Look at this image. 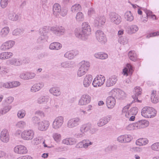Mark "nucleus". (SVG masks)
<instances>
[{
    "instance_id": "1",
    "label": "nucleus",
    "mask_w": 159,
    "mask_h": 159,
    "mask_svg": "<svg viewBox=\"0 0 159 159\" xmlns=\"http://www.w3.org/2000/svg\"><path fill=\"white\" fill-rule=\"evenodd\" d=\"M75 33L77 38L83 40H86L91 34L90 26L88 23L84 22L83 23L81 28L76 29Z\"/></svg>"
},
{
    "instance_id": "2",
    "label": "nucleus",
    "mask_w": 159,
    "mask_h": 159,
    "mask_svg": "<svg viewBox=\"0 0 159 159\" xmlns=\"http://www.w3.org/2000/svg\"><path fill=\"white\" fill-rule=\"evenodd\" d=\"M67 11L66 9L63 8H61L60 5L58 3H55L53 6V14L56 16L59 15L63 17L67 15Z\"/></svg>"
},
{
    "instance_id": "3",
    "label": "nucleus",
    "mask_w": 159,
    "mask_h": 159,
    "mask_svg": "<svg viewBox=\"0 0 159 159\" xmlns=\"http://www.w3.org/2000/svg\"><path fill=\"white\" fill-rule=\"evenodd\" d=\"M141 113L142 116L145 118H152L156 116L157 111L152 107H145L142 109Z\"/></svg>"
},
{
    "instance_id": "4",
    "label": "nucleus",
    "mask_w": 159,
    "mask_h": 159,
    "mask_svg": "<svg viewBox=\"0 0 159 159\" xmlns=\"http://www.w3.org/2000/svg\"><path fill=\"white\" fill-rule=\"evenodd\" d=\"M64 120V118L62 116L56 117L54 120L52 125V128L55 130H58L62 126Z\"/></svg>"
},
{
    "instance_id": "5",
    "label": "nucleus",
    "mask_w": 159,
    "mask_h": 159,
    "mask_svg": "<svg viewBox=\"0 0 159 159\" xmlns=\"http://www.w3.org/2000/svg\"><path fill=\"white\" fill-rule=\"evenodd\" d=\"M50 30L53 34L58 36L63 35L65 32V28L59 25H56L51 27Z\"/></svg>"
},
{
    "instance_id": "6",
    "label": "nucleus",
    "mask_w": 159,
    "mask_h": 159,
    "mask_svg": "<svg viewBox=\"0 0 159 159\" xmlns=\"http://www.w3.org/2000/svg\"><path fill=\"white\" fill-rule=\"evenodd\" d=\"M105 78L104 76L100 75H97L93 79L92 85L94 87H100L104 83Z\"/></svg>"
},
{
    "instance_id": "7",
    "label": "nucleus",
    "mask_w": 159,
    "mask_h": 159,
    "mask_svg": "<svg viewBox=\"0 0 159 159\" xmlns=\"http://www.w3.org/2000/svg\"><path fill=\"white\" fill-rule=\"evenodd\" d=\"M34 134V132L32 130L26 129L22 132L21 136L24 140H30L33 138Z\"/></svg>"
},
{
    "instance_id": "8",
    "label": "nucleus",
    "mask_w": 159,
    "mask_h": 159,
    "mask_svg": "<svg viewBox=\"0 0 159 159\" xmlns=\"http://www.w3.org/2000/svg\"><path fill=\"white\" fill-rule=\"evenodd\" d=\"M97 40L101 44H105L107 41L105 34L100 30H97L95 33Z\"/></svg>"
},
{
    "instance_id": "9",
    "label": "nucleus",
    "mask_w": 159,
    "mask_h": 159,
    "mask_svg": "<svg viewBox=\"0 0 159 159\" xmlns=\"http://www.w3.org/2000/svg\"><path fill=\"white\" fill-rule=\"evenodd\" d=\"M80 122V119L78 117L72 118L67 121L66 126L69 128H73L77 127Z\"/></svg>"
},
{
    "instance_id": "10",
    "label": "nucleus",
    "mask_w": 159,
    "mask_h": 159,
    "mask_svg": "<svg viewBox=\"0 0 159 159\" xmlns=\"http://www.w3.org/2000/svg\"><path fill=\"white\" fill-rule=\"evenodd\" d=\"M109 18L112 22L116 25H119L121 21V18L120 16L114 12L110 13Z\"/></svg>"
},
{
    "instance_id": "11",
    "label": "nucleus",
    "mask_w": 159,
    "mask_h": 159,
    "mask_svg": "<svg viewBox=\"0 0 159 159\" xmlns=\"http://www.w3.org/2000/svg\"><path fill=\"white\" fill-rule=\"evenodd\" d=\"M91 100V97L89 95L85 94L82 95L79 100L78 105L84 106L89 103Z\"/></svg>"
},
{
    "instance_id": "12",
    "label": "nucleus",
    "mask_w": 159,
    "mask_h": 159,
    "mask_svg": "<svg viewBox=\"0 0 159 159\" xmlns=\"http://www.w3.org/2000/svg\"><path fill=\"white\" fill-rule=\"evenodd\" d=\"M50 126L49 122L47 120H44L41 121L37 126L38 129L42 131H46Z\"/></svg>"
},
{
    "instance_id": "13",
    "label": "nucleus",
    "mask_w": 159,
    "mask_h": 159,
    "mask_svg": "<svg viewBox=\"0 0 159 159\" xmlns=\"http://www.w3.org/2000/svg\"><path fill=\"white\" fill-rule=\"evenodd\" d=\"M112 118V116L110 115H108L100 118L98 123V126L99 127L103 126L107 124Z\"/></svg>"
},
{
    "instance_id": "14",
    "label": "nucleus",
    "mask_w": 159,
    "mask_h": 159,
    "mask_svg": "<svg viewBox=\"0 0 159 159\" xmlns=\"http://www.w3.org/2000/svg\"><path fill=\"white\" fill-rule=\"evenodd\" d=\"M110 93L113 96L120 98L125 96V93L123 91L119 89H114L110 92Z\"/></svg>"
},
{
    "instance_id": "15",
    "label": "nucleus",
    "mask_w": 159,
    "mask_h": 159,
    "mask_svg": "<svg viewBox=\"0 0 159 159\" xmlns=\"http://www.w3.org/2000/svg\"><path fill=\"white\" fill-rule=\"evenodd\" d=\"M15 42L10 40L3 43L1 46V49L3 50H8L13 47L15 44Z\"/></svg>"
},
{
    "instance_id": "16",
    "label": "nucleus",
    "mask_w": 159,
    "mask_h": 159,
    "mask_svg": "<svg viewBox=\"0 0 159 159\" xmlns=\"http://www.w3.org/2000/svg\"><path fill=\"white\" fill-rule=\"evenodd\" d=\"M22 61L19 59L12 58L7 61V64L8 65L19 66L22 65Z\"/></svg>"
},
{
    "instance_id": "17",
    "label": "nucleus",
    "mask_w": 159,
    "mask_h": 159,
    "mask_svg": "<svg viewBox=\"0 0 159 159\" xmlns=\"http://www.w3.org/2000/svg\"><path fill=\"white\" fill-rule=\"evenodd\" d=\"M142 91V89L139 87H135L133 91L134 93V95L132 96V97L134 99V101L135 102H141V101L139 100L138 99V96L141 94Z\"/></svg>"
},
{
    "instance_id": "18",
    "label": "nucleus",
    "mask_w": 159,
    "mask_h": 159,
    "mask_svg": "<svg viewBox=\"0 0 159 159\" xmlns=\"http://www.w3.org/2000/svg\"><path fill=\"white\" fill-rule=\"evenodd\" d=\"M77 142L76 139L73 137L67 138L63 139L62 141V143L66 145H74Z\"/></svg>"
},
{
    "instance_id": "19",
    "label": "nucleus",
    "mask_w": 159,
    "mask_h": 159,
    "mask_svg": "<svg viewBox=\"0 0 159 159\" xmlns=\"http://www.w3.org/2000/svg\"><path fill=\"white\" fill-rule=\"evenodd\" d=\"M93 79V76L92 75H86L84 78L83 80V85L84 87L88 88L91 84Z\"/></svg>"
},
{
    "instance_id": "20",
    "label": "nucleus",
    "mask_w": 159,
    "mask_h": 159,
    "mask_svg": "<svg viewBox=\"0 0 159 159\" xmlns=\"http://www.w3.org/2000/svg\"><path fill=\"white\" fill-rule=\"evenodd\" d=\"M116 103V99L113 96H109L106 99L107 106L109 109L113 108L115 105Z\"/></svg>"
},
{
    "instance_id": "21",
    "label": "nucleus",
    "mask_w": 159,
    "mask_h": 159,
    "mask_svg": "<svg viewBox=\"0 0 159 159\" xmlns=\"http://www.w3.org/2000/svg\"><path fill=\"white\" fill-rule=\"evenodd\" d=\"M14 152L17 153L19 154H24L27 152L26 148L21 145L16 146L14 148Z\"/></svg>"
},
{
    "instance_id": "22",
    "label": "nucleus",
    "mask_w": 159,
    "mask_h": 159,
    "mask_svg": "<svg viewBox=\"0 0 159 159\" xmlns=\"http://www.w3.org/2000/svg\"><path fill=\"white\" fill-rule=\"evenodd\" d=\"M79 54V52L77 50H72L66 52L64 55V57L69 60H71Z\"/></svg>"
},
{
    "instance_id": "23",
    "label": "nucleus",
    "mask_w": 159,
    "mask_h": 159,
    "mask_svg": "<svg viewBox=\"0 0 159 159\" xmlns=\"http://www.w3.org/2000/svg\"><path fill=\"white\" fill-rule=\"evenodd\" d=\"M117 81V76L112 75L107 79L106 82V86L110 87L116 84Z\"/></svg>"
},
{
    "instance_id": "24",
    "label": "nucleus",
    "mask_w": 159,
    "mask_h": 159,
    "mask_svg": "<svg viewBox=\"0 0 159 159\" xmlns=\"http://www.w3.org/2000/svg\"><path fill=\"white\" fill-rule=\"evenodd\" d=\"M44 83L40 82L34 84L30 88V91L32 93H35L40 90L43 87Z\"/></svg>"
},
{
    "instance_id": "25",
    "label": "nucleus",
    "mask_w": 159,
    "mask_h": 159,
    "mask_svg": "<svg viewBox=\"0 0 159 159\" xmlns=\"http://www.w3.org/2000/svg\"><path fill=\"white\" fill-rule=\"evenodd\" d=\"M106 19L104 16H101L96 18L94 23L96 26L101 27L105 25Z\"/></svg>"
},
{
    "instance_id": "26",
    "label": "nucleus",
    "mask_w": 159,
    "mask_h": 159,
    "mask_svg": "<svg viewBox=\"0 0 159 159\" xmlns=\"http://www.w3.org/2000/svg\"><path fill=\"white\" fill-rule=\"evenodd\" d=\"M9 139V135L7 130H3L1 132V140L4 143L7 142Z\"/></svg>"
},
{
    "instance_id": "27",
    "label": "nucleus",
    "mask_w": 159,
    "mask_h": 159,
    "mask_svg": "<svg viewBox=\"0 0 159 159\" xmlns=\"http://www.w3.org/2000/svg\"><path fill=\"white\" fill-rule=\"evenodd\" d=\"M132 67L129 64H128L126 67H125L123 70V74L124 75L127 76L131 75L133 72Z\"/></svg>"
},
{
    "instance_id": "28",
    "label": "nucleus",
    "mask_w": 159,
    "mask_h": 159,
    "mask_svg": "<svg viewBox=\"0 0 159 159\" xmlns=\"http://www.w3.org/2000/svg\"><path fill=\"white\" fill-rule=\"evenodd\" d=\"M8 18L13 21H17L20 19V14H16L13 11H10L8 15Z\"/></svg>"
},
{
    "instance_id": "29",
    "label": "nucleus",
    "mask_w": 159,
    "mask_h": 159,
    "mask_svg": "<svg viewBox=\"0 0 159 159\" xmlns=\"http://www.w3.org/2000/svg\"><path fill=\"white\" fill-rule=\"evenodd\" d=\"M138 26L135 25H132L129 26L126 30L127 33L129 34L135 33L138 30Z\"/></svg>"
},
{
    "instance_id": "30",
    "label": "nucleus",
    "mask_w": 159,
    "mask_h": 159,
    "mask_svg": "<svg viewBox=\"0 0 159 159\" xmlns=\"http://www.w3.org/2000/svg\"><path fill=\"white\" fill-rule=\"evenodd\" d=\"M49 92L50 93L56 97L59 96L61 93L60 88L57 87L51 88L49 89Z\"/></svg>"
},
{
    "instance_id": "31",
    "label": "nucleus",
    "mask_w": 159,
    "mask_h": 159,
    "mask_svg": "<svg viewBox=\"0 0 159 159\" xmlns=\"http://www.w3.org/2000/svg\"><path fill=\"white\" fill-rule=\"evenodd\" d=\"M62 47V45L59 43L54 42L51 43L49 46V48L52 50H58Z\"/></svg>"
},
{
    "instance_id": "32",
    "label": "nucleus",
    "mask_w": 159,
    "mask_h": 159,
    "mask_svg": "<svg viewBox=\"0 0 159 159\" xmlns=\"http://www.w3.org/2000/svg\"><path fill=\"white\" fill-rule=\"evenodd\" d=\"M149 143V140L146 138H141L138 139L136 141V144L139 146H144Z\"/></svg>"
},
{
    "instance_id": "33",
    "label": "nucleus",
    "mask_w": 159,
    "mask_h": 159,
    "mask_svg": "<svg viewBox=\"0 0 159 159\" xmlns=\"http://www.w3.org/2000/svg\"><path fill=\"white\" fill-rule=\"evenodd\" d=\"M80 66L81 69L87 71L90 66V63L89 61H83L80 63Z\"/></svg>"
},
{
    "instance_id": "34",
    "label": "nucleus",
    "mask_w": 159,
    "mask_h": 159,
    "mask_svg": "<svg viewBox=\"0 0 159 159\" xmlns=\"http://www.w3.org/2000/svg\"><path fill=\"white\" fill-rule=\"evenodd\" d=\"M129 105H127L125 106L122 109V114L124 115L127 118H129L130 116L132 115L130 114L129 110H128L129 108Z\"/></svg>"
},
{
    "instance_id": "35",
    "label": "nucleus",
    "mask_w": 159,
    "mask_h": 159,
    "mask_svg": "<svg viewBox=\"0 0 159 159\" xmlns=\"http://www.w3.org/2000/svg\"><path fill=\"white\" fill-rule=\"evenodd\" d=\"M124 17L125 19L128 21L131 22L134 20V16L130 11H127L125 14Z\"/></svg>"
},
{
    "instance_id": "36",
    "label": "nucleus",
    "mask_w": 159,
    "mask_h": 159,
    "mask_svg": "<svg viewBox=\"0 0 159 159\" xmlns=\"http://www.w3.org/2000/svg\"><path fill=\"white\" fill-rule=\"evenodd\" d=\"M49 96L47 95L41 96L38 99L37 102L39 104H41L43 102H47L49 100Z\"/></svg>"
},
{
    "instance_id": "37",
    "label": "nucleus",
    "mask_w": 159,
    "mask_h": 159,
    "mask_svg": "<svg viewBox=\"0 0 159 159\" xmlns=\"http://www.w3.org/2000/svg\"><path fill=\"white\" fill-rule=\"evenodd\" d=\"M13 55L12 53L10 52H5L1 53V59H7L11 57Z\"/></svg>"
},
{
    "instance_id": "38",
    "label": "nucleus",
    "mask_w": 159,
    "mask_h": 159,
    "mask_svg": "<svg viewBox=\"0 0 159 159\" xmlns=\"http://www.w3.org/2000/svg\"><path fill=\"white\" fill-rule=\"evenodd\" d=\"M95 57L97 58L101 59H105L108 57L107 54L102 52H98L94 54Z\"/></svg>"
},
{
    "instance_id": "39",
    "label": "nucleus",
    "mask_w": 159,
    "mask_h": 159,
    "mask_svg": "<svg viewBox=\"0 0 159 159\" xmlns=\"http://www.w3.org/2000/svg\"><path fill=\"white\" fill-rule=\"evenodd\" d=\"M81 9V6L79 3H76L73 5L71 8V11L73 13L80 11Z\"/></svg>"
},
{
    "instance_id": "40",
    "label": "nucleus",
    "mask_w": 159,
    "mask_h": 159,
    "mask_svg": "<svg viewBox=\"0 0 159 159\" xmlns=\"http://www.w3.org/2000/svg\"><path fill=\"white\" fill-rule=\"evenodd\" d=\"M98 130V129L97 128H95L92 124L89 123L88 129V132L90 134H94L97 132Z\"/></svg>"
},
{
    "instance_id": "41",
    "label": "nucleus",
    "mask_w": 159,
    "mask_h": 159,
    "mask_svg": "<svg viewBox=\"0 0 159 159\" xmlns=\"http://www.w3.org/2000/svg\"><path fill=\"white\" fill-rule=\"evenodd\" d=\"M89 123H85L82 125L80 127V130L81 132L84 134L88 132V129Z\"/></svg>"
},
{
    "instance_id": "42",
    "label": "nucleus",
    "mask_w": 159,
    "mask_h": 159,
    "mask_svg": "<svg viewBox=\"0 0 159 159\" xmlns=\"http://www.w3.org/2000/svg\"><path fill=\"white\" fill-rule=\"evenodd\" d=\"M129 59L133 61H135L137 59V55L134 51H130L128 54Z\"/></svg>"
},
{
    "instance_id": "43",
    "label": "nucleus",
    "mask_w": 159,
    "mask_h": 159,
    "mask_svg": "<svg viewBox=\"0 0 159 159\" xmlns=\"http://www.w3.org/2000/svg\"><path fill=\"white\" fill-rule=\"evenodd\" d=\"M26 124L25 121L21 120L18 121L16 124V128L20 129H23L26 126Z\"/></svg>"
},
{
    "instance_id": "44",
    "label": "nucleus",
    "mask_w": 159,
    "mask_h": 159,
    "mask_svg": "<svg viewBox=\"0 0 159 159\" xmlns=\"http://www.w3.org/2000/svg\"><path fill=\"white\" fill-rule=\"evenodd\" d=\"M52 137L54 140L57 143L59 142L61 140V135L59 133H53L52 134Z\"/></svg>"
},
{
    "instance_id": "45",
    "label": "nucleus",
    "mask_w": 159,
    "mask_h": 159,
    "mask_svg": "<svg viewBox=\"0 0 159 159\" xmlns=\"http://www.w3.org/2000/svg\"><path fill=\"white\" fill-rule=\"evenodd\" d=\"M75 19L78 22L83 21L84 19L83 14L81 12H78L76 15Z\"/></svg>"
},
{
    "instance_id": "46",
    "label": "nucleus",
    "mask_w": 159,
    "mask_h": 159,
    "mask_svg": "<svg viewBox=\"0 0 159 159\" xmlns=\"http://www.w3.org/2000/svg\"><path fill=\"white\" fill-rule=\"evenodd\" d=\"M9 29L8 27H5L2 28L1 31V35L2 37H6L9 33Z\"/></svg>"
},
{
    "instance_id": "47",
    "label": "nucleus",
    "mask_w": 159,
    "mask_h": 159,
    "mask_svg": "<svg viewBox=\"0 0 159 159\" xmlns=\"http://www.w3.org/2000/svg\"><path fill=\"white\" fill-rule=\"evenodd\" d=\"M82 141L84 148H87L89 146L92 145L93 143V142H92L88 139H84L82 140Z\"/></svg>"
},
{
    "instance_id": "48",
    "label": "nucleus",
    "mask_w": 159,
    "mask_h": 159,
    "mask_svg": "<svg viewBox=\"0 0 159 159\" xmlns=\"http://www.w3.org/2000/svg\"><path fill=\"white\" fill-rule=\"evenodd\" d=\"M25 114V111L23 109L19 110L17 113V116L19 119H22L24 118Z\"/></svg>"
},
{
    "instance_id": "49",
    "label": "nucleus",
    "mask_w": 159,
    "mask_h": 159,
    "mask_svg": "<svg viewBox=\"0 0 159 159\" xmlns=\"http://www.w3.org/2000/svg\"><path fill=\"white\" fill-rule=\"evenodd\" d=\"M41 120L40 118L37 116H35L32 118V122L34 125H38L39 123H40Z\"/></svg>"
},
{
    "instance_id": "50",
    "label": "nucleus",
    "mask_w": 159,
    "mask_h": 159,
    "mask_svg": "<svg viewBox=\"0 0 159 159\" xmlns=\"http://www.w3.org/2000/svg\"><path fill=\"white\" fill-rule=\"evenodd\" d=\"M151 149L155 151H159V142H156L152 144L151 146Z\"/></svg>"
},
{
    "instance_id": "51",
    "label": "nucleus",
    "mask_w": 159,
    "mask_h": 159,
    "mask_svg": "<svg viewBox=\"0 0 159 159\" xmlns=\"http://www.w3.org/2000/svg\"><path fill=\"white\" fill-rule=\"evenodd\" d=\"M24 30L19 28L14 30L12 32V34L13 35L17 36L23 33Z\"/></svg>"
},
{
    "instance_id": "52",
    "label": "nucleus",
    "mask_w": 159,
    "mask_h": 159,
    "mask_svg": "<svg viewBox=\"0 0 159 159\" xmlns=\"http://www.w3.org/2000/svg\"><path fill=\"white\" fill-rule=\"evenodd\" d=\"M11 106L9 105L4 106L2 109V114H5L11 110Z\"/></svg>"
},
{
    "instance_id": "53",
    "label": "nucleus",
    "mask_w": 159,
    "mask_h": 159,
    "mask_svg": "<svg viewBox=\"0 0 159 159\" xmlns=\"http://www.w3.org/2000/svg\"><path fill=\"white\" fill-rule=\"evenodd\" d=\"M124 143L130 142L132 139V137L130 134H124Z\"/></svg>"
},
{
    "instance_id": "54",
    "label": "nucleus",
    "mask_w": 159,
    "mask_h": 159,
    "mask_svg": "<svg viewBox=\"0 0 159 159\" xmlns=\"http://www.w3.org/2000/svg\"><path fill=\"white\" fill-rule=\"evenodd\" d=\"M14 99V98L13 97L9 96L5 99L4 103L6 104L10 105L13 102Z\"/></svg>"
},
{
    "instance_id": "55",
    "label": "nucleus",
    "mask_w": 159,
    "mask_h": 159,
    "mask_svg": "<svg viewBox=\"0 0 159 159\" xmlns=\"http://www.w3.org/2000/svg\"><path fill=\"white\" fill-rule=\"evenodd\" d=\"M47 41V37L44 34L41 35L37 39L39 43H42Z\"/></svg>"
},
{
    "instance_id": "56",
    "label": "nucleus",
    "mask_w": 159,
    "mask_h": 159,
    "mask_svg": "<svg viewBox=\"0 0 159 159\" xmlns=\"http://www.w3.org/2000/svg\"><path fill=\"white\" fill-rule=\"evenodd\" d=\"M86 72L87 71L80 67L77 71V76L79 77H82L84 75Z\"/></svg>"
},
{
    "instance_id": "57",
    "label": "nucleus",
    "mask_w": 159,
    "mask_h": 159,
    "mask_svg": "<svg viewBox=\"0 0 159 159\" xmlns=\"http://www.w3.org/2000/svg\"><path fill=\"white\" fill-rule=\"evenodd\" d=\"M118 42L121 44H123V45L125 44L128 43V39L126 37H120L118 40Z\"/></svg>"
},
{
    "instance_id": "58",
    "label": "nucleus",
    "mask_w": 159,
    "mask_h": 159,
    "mask_svg": "<svg viewBox=\"0 0 159 159\" xmlns=\"http://www.w3.org/2000/svg\"><path fill=\"white\" fill-rule=\"evenodd\" d=\"M134 125L136 129L143 128L141 120L134 123Z\"/></svg>"
},
{
    "instance_id": "59",
    "label": "nucleus",
    "mask_w": 159,
    "mask_h": 159,
    "mask_svg": "<svg viewBox=\"0 0 159 159\" xmlns=\"http://www.w3.org/2000/svg\"><path fill=\"white\" fill-rule=\"evenodd\" d=\"M134 125L136 129L143 128L141 120L134 123Z\"/></svg>"
},
{
    "instance_id": "60",
    "label": "nucleus",
    "mask_w": 159,
    "mask_h": 159,
    "mask_svg": "<svg viewBox=\"0 0 159 159\" xmlns=\"http://www.w3.org/2000/svg\"><path fill=\"white\" fill-rule=\"evenodd\" d=\"M125 129L126 130L128 131H130L134 129H136L135 127L134 123L129 124L126 127Z\"/></svg>"
},
{
    "instance_id": "61",
    "label": "nucleus",
    "mask_w": 159,
    "mask_h": 159,
    "mask_svg": "<svg viewBox=\"0 0 159 159\" xmlns=\"http://www.w3.org/2000/svg\"><path fill=\"white\" fill-rule=\"evenodd\" d=\"M129 111L132 115H135L138 113V109L136 107H134L131 108Z\"/></svg>"
},
{
    "instance_id": "62",
    "label": "nucleus",
    "mask_w": 159,
    "mask_h": 159,
    "mask_svg": "<svg viewBox=\"0 0 159 159\" xmlns=\"http://www.w3.org/2000/svg\"><path fill=\"white\" fill-rule=\"evenodd\" d=\"M11 82V88L17 87L20 85V83L17 81H13Z\"/></svg>"
},
{
    "instance_id": "63",
    "label": "nucleus",
    "mask_w": 159,
    "mask_h": 159,
    "mask_svg": "<svg viewBox=\"0 0 159 159\" xmlns=\"http://www.w3.org/2000/svg\"><path fill=\"white\" fill-rule=\"evenodd\" d=\"M8 0H1V7L2 8H5L8 4Z\"/></svg>"
},
{
    "instance_id": "64",
    "label": "nucleus",
    "mask_w": 159,
    "mask_h": 159,
    "mask_svg": "<svg viewBox=\"0 0 159 159\" xmlns=\"http://www.w3.org/2000/svg\"><path fill=\"white\" fill-rule=\"evenodd\" d=\"M20 77L22 79L28 80L27 72L21 73L20 75Z\"/></svg>"
}]
</instances>
